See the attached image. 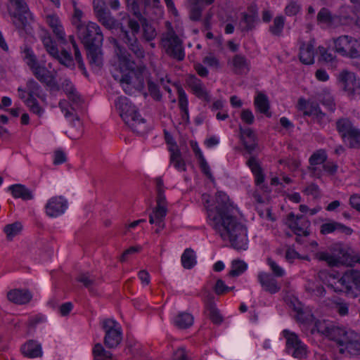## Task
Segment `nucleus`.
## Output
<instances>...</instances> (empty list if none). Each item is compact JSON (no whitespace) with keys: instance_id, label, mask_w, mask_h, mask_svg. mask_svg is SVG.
Masks as SVG:
<instances>
[{"instance_id":"1","label":"nucleus","mask_w":360,"mask_h":360,"mask_svg":"<svg viewBox=\"0 0 360 360\" xmlns=\"http://www.w3.org/2000/svg\"><path fill=\"white\" fill-rule=\"evenodd\" d=\"M216 212H208V217L213 221L214 228L224 240L230 241L233 248L246 250L248 242L247 230L233 216V207L229 196L219 191L216 194Z\"/></svg>"},{"instance_id":"2","label":"nucleus","mask_w":360,"mask_h":360,"mask_svg":"<svg viewBox=\"0 0 360 360\" xmlns=\"http://www.w3.org/2000/svg\"><path fill=\"white\" fill-rule=\"evenodd\" d=\"M76 27L78 37L86 49L89 65L91 67H102L103 36L100 27L95 22H89L87 25L79 23Z\"/></svg>"},{"instance_id":"3","label":"nucleus","mask_w":360,"mask_h":360,"mask_svg":"<svg viewBox=\"0 0 360 360\" xmlns=\"http://www.w3.org/2000/svg\"><path fill=\"white\" fill-rule=\"evenodd\" d=\"M115 42L117 44L115 39ZM118 51L117 55L119 61V68L122 73L120 82L127 84L131 83L132 77L134 76L139 84L136 89L141 91L144 88V79L143 73L146 70L144 66H137L135 61L132 59L131 56L125 50V49L117 45Z\"/></svg>"},{"instance_id":"4","label":"nucleus","mask_w":360,"mask_h":360,"mask_svg":"<svg viewBox=\"0 0 360 360\" xmlns=\"http://www.w3.org/2000/svg\"><path fill=\"white\" fill-rule=\"evenodd\" d=\"M330 250L331 254L319 252L316 254V258L320 261H325L330 267H340L345 266L353 267L355 264H360V253L352 255V249L347 248L342 243L333 245Z\"/></svg>"},{"instance_id":"5","label":"nucleus","mask_w":360,"mask_h":360,"mask_svg":"<svg viewBox=\"0 0 360 360\" xmlns=\"http://www.w3.org/2000/svg\"><path fill=\"white\" fill-rule=\"evenodd\" d=\"M115 106L123 121L134 132L141 135L148 132L149 128L146 120L141 117L138 108L127 97H118L115 101Z\"/></svg>"},{"instance_id":"6","label":"nucleus","mask_w":360,"mask_h":360,"mask_svg":"<svg viewBox=\"0 0 360 360\" xmlns=\"http://www.w3.org/2000/svg\"><path fill=\"white\" fill-rule=\"evenodd\" d=\"M128 10L133 13V15L140 22L143 37L147 41L153 40L157 32L155 29L148 22V20L143 17V14H146V10L149 8H159L160 0H126Z\"/></svg>"},{"instance_id":"7","label":"nucleus","mask_w":360,"mask_h":360,"mask_svg":"<svg viewBox=\"0 0 360 360\" xmlns=\"http://www.w3.org/2000/svg\"><path fill=\"white\" fill-rule=\"evenodd\" d=\"M296 312L295 319L297 321L306 325L310 334L318 333L327 337L331 324L325 320H319L309 311H304L300 302L297 300L290 301V305Z\"/></svg>"},{"instance_id":"8","label":"nucleus","mask_w":360,"mask_h":360,"mask_svg":"<svg viewBox=\"0 0 360 360\" xmlns=\"http://www.w3.org/2000/svg\"><path fill=\"white\" fill-rule=\"evenodd\" d=\"M10 2L15 6L13 11H9L13 24L20 34H30L34 18L26 2L24 0H10Z\"/></svg>"},{"instance_id":"9","label":"nucleus","mask_w":360,"mask_h":360,"mask_svg":"<svg viewBox=\"0 0 360 360\" xmlns=\"http://www.w3.org/2000/svg\"><path fill=\"white\" fill-rule=\"evenodd\" d=\"M122 20H126L128 27L131 30V32L122 23L119 37L128 46L129 49L137 58H143L144 51L140 46L136 37V34L140 31V24L138 20L132 19L129 16L124 18Z\"/></svg>"},{"instance_id":"10","label":"nucleus","mask_w":360,"mask_h":360,"mask_svg":"<svg viewBox=\"0 0 360 360\" xmlns=\"http://www.w3.org/2000/svg\"><path fill=\"white\" fill-rule=\"evenodd\" d=\"M102 328L105 332L103 342L106 347H117L122 339V333L119 323L112 319H105L102 321Z\"/></svg>"},{"instance_id":"11","label":"nucleus","mask_w":360,"mask_h":360,"mask_svg":"<svg viewBox=\"0 0 360 360\" xmlns=\"http://www.w3.org/2000/svg\"><path fill=\"white\" fill-rule=\"evenodd\" d=\"M338 79L348 97L351 99L356 96L360 97V79L354 72L344 70L340 72Z\"/></svg>"},{"instance_id":"12","label":"nucleus","mask_w":360,"mask_h":360,"mask_svg":"<svg viewBox=\"0 0 360 360\" xmlns=\"http://www.w3.org/2000/svg\"><path fill=\"white\" fill-rule=\"evenodd\" d=\"M162 44L167 55L179 61L184 60L185 53L182 41L173 30L169 31L167 36L162 39Z\"/></svg>"},{"instance_id":"13","label":"nucleus","mask_w":360,"mask_h":360,"mask_svg":"<svg viewBox=\"0 0 360 360\" xmlns=\"http://www.w3.org/2000/svg\"><path fill=\"white\" fill-rule=\"evenodd\" d=\"M157 205L149 214V222L164 229L165 226V218L167 212V200L165 190L157 191Z\"/></svg>"},{"instance_id":"14","label":"nucleus","mask_w":360,"mask_h":360,"mask_svg":"<svg viewBox=\"0 0 360 360\" xmlns=\"http://www.w3.org/2000/svg\"><path fill=\"white\" fill-rule=\"evenodd\" d=\"M336 127L343 139L348 136L350 148L360 147V130L352 127V122L347 118L339 119Z\"/></svg>"},{"instance_id":"15","label":"nucleus","mask_w":360,"mask_h":360,"mask_svg":"<svg viewBox=\"0 0 360 360\" xmlns=\"http://www.w3.org/2000/svg\"><path fill=\"white\" fill-rule=\"evenodd\" d=\"M30 68L33 75L41 83L46 84L51 90H60V87L56 79V72L51 73L46 67L39 65L38 63Z\"/></svg>"},{"instance_id":"16","label":"nucleus","mask_w":360,"mask_h":360,"mask_svg":"<svg viewBox=\"0 0 360 360\" xmlns=\"http://www.w3.org/2000/svg\"><path fill=\"white\" fill-rule=\"evenodd\" d=\"M283 335L286 338V346L288 354L298 359L306 356V347L295 333L285 330Z\"/></svg>"},{"instance_id":"17","label":"nucleus","mask_w":360,"mask_h":360,"mask_svg":"<svg viewBox=\"0 0 360 360\" xmlns=\"http://www.w3.org/2000/svg\"><path fill=\"white\" fill-rule=\"evenodd\" d=\"M283 275L284 271H263L259 274L258 279L265 291L274 294L281 289L275 278L282 277Z\"/></svg>"},{"instance_id":"18","label":"nucleus","mask_w":360,"mask_h":360,"mask_svg":"<svg viewBox=\"0 0 360 360\" xmlns=\"http://www.w3.org/2000/svg\"><path fill=\"white\" fill-rule=\"evenodd\" d=\"M289 221L288 226L298 236H308L310 231L308 229L310 226V221L303 215L295 216L293 212H290L288 215Z\"/></svg>"},{"instance_id":"19","label":"nucleus","mask_w":360,"mask_h":360,"mask_svg":"<svg viewBox=\"0 0 360 360\" xmlns=\"http://www.w3.org/2000/svg\"><path fill=\"white\" fill-rule=\"evenodd\" d=\"M68 207L66 200L61 196L51 198L45 206L46 213L51 217L62 214Z\"/></svg>"},{"instance_id":"20","label":"nucleus","mask_w":360,"mask_h":360,"mask_svg":"<svg viewBox=\"0 0 360 360\" xmlns=\"http://www.w3.org/2000/svg\"><path fill=\"white\" fill-rule=\"evenodd\" d=\"M340 281L348 291L354 288L360 291V271H345Z\"/></svg>"},{"instance_id":"21","label":"nucleus","mask_w":360,"mask_h":360,"mask_svg":"<svg viewBox=\"0 0 360 360\" xmlns=\"http://www.w3.org/2000/svg\"><path fill=\"white\" fill-rule=\"evenodd\" d=\"M239 129L240 139L242 140L245 149L249 154H251L257 146L255 141L256 136L250 128L243 129L242 127H240Z\"/></svg>"},{"instance_id":"22","label":"nucleus","mask_w":360,"mask_h":360,"mask_svg":"<svg viewBox=\"0 0 360 360\" xmlns=\"http://www.w3.org/2000/svg\"><path fill=\"white\" fill-rule=\"evenodd\" d=\"M9 301L16 304H25L32 299V295L27 290L14 289L7 293Z\"/></svg>"},{"instance_id":"23","label":"nucleus","mask_w":360,"mask_h":360,"mask_svg":"<svg viewBox=\"0 0 360 360\" xmlns=\"http://www.w3.org/2000/svg\"><path fill=\"white\" fill-rule=\"evenodd\" d=\"M98 21L106 28L109 30H115L118 31V34L120 33V25L122 22H120L111 16L110 13L107 11H101L100 14H97L96 17Z\"/></svg>"},{"instance_id":"24","label":"nucleus","mask_w":360,"mask_h":360,"mask_svg":"<svg viewBox=\"0 0 360 360\" xmlns=\"http://www.w3.org/2000/svg\"><path fill=\"white\" fill-rule=\"evenodd\" d=\"M22 353L28 358H37L42 356L41 346L37 341L30 340L21 347Z\"/></svg>"},{"instance_id":"25","label":"nucleus","mask_w":360,"mask_h":360,"mask_svg":"<svg viewBox=\"0 0 360 360\" xmlns=\"http://www.w3.org/2000/svg\"><path fill=\"white\" fill-rule=\"evenodd\" d=\"M300 60L305 65H311L314 63V53L313 41L307 45L302 43L300 47Z\"/></svg>"},{"instance_id":"26","label":"nucleus","mask_w":360,"mask_h":360,"mask_svg":"<svg viewBox=\"0 0 360 360\" xmlns=\"http://www.w3.org/2000/svg\"><path fill=\"white\" fill-rule=\"evenodd\" d=\"M349 335V333L347 332L344 328L331 326L327 338L336 342L339 346L343 347Z\"/></svg>"},{"instance_id":"27","label":"nucleus","mask_w":360,"mask_h":360,"mask_svg":"<svg viewBox=\"0 0 360 360\" xmlns=\"http://www.w3.org/2000/svg\"><path fill=\"white\" fill-rule=\"evenodd\" d=\"M343 347L345 348L340 349L341 353L344 352V350H347L351 354H360V337L357 334L350 332Z\"/></svg>"},{"instance_id":"28","label":"nucleus","mask_w":360,"mask_h":360,"mask_svg":"<svg viewBox=\"0 0 360 360\" xmlns=\"http://www.w3.org/2000/svg\"><path fill=\"white\" fill-rule=\"evenodd\" d=\"M13 196L15 198H21L23 200H30L33 199L32 191L22 184H14L8 187Z\"/></svg>"},{"instance_id":"29","label":"nucleus","mask_w":360,"mask_h":360,"mask_svg":"<svg viewBox=\"0 0 360 360\" xmlns=\"http://www.w3.org/2000/svg\"><path fill=\"white\" fill-rule=\"evenodd\" d=\"M254 104L261 113L269 117L271 116V112L269 111L270 104L266 95L259 92L255 98Z\"/></svg>"},{"instance_id":"30","label":"nucleus","mask_w":360,"mask_h":360,"mask_svg":"<svg viewBox=\"0 0 360 360\" xmlns=\"http://www.w3.org/2000/svg\"><path fill=\"white\" fill-rule=\"evenodd\" d=\"M26 87L28 94L27 98H36L35 97H37L40 99H44L45 98L41 86L34 79L27 80Z\"/></svg>"},{"instance_id":"31","label":"nucleus","mask_w":360,"mask_h":360,"mask_svg":"<svg viewBox=\"0 0 360 360\" xmlns=\"http://www.w3.org/2000/svg\"><path fill=\"white\" fill-rule=\"evenodd\" d=\"M352 39L347 36H341L334 40V49L335 51L342 56H347Z\"/></svg>"},{"instance_id":"32","label":"nucleus","mask_w":360,"mask_h":360,"mask_svg":"<svg viewBox=\"0 0 360 360\" xmlns=\"http://www.w3.org/2000/svg\"><path fill=\"white\" fill-rule=\"evenodd\" d=\"M181 262L184 268L191 269L196 264V254L191 248H186L181 257Z\"/></svg>"},{"instance_id":"33","label":"nucleus","mask_w":360,"mask_h":360,"mask_svg":"<svg viewBox=\"0 0 360 360\" xmlns=\"http://www.w3.org/2000/svg\"><path fill=\"white\" fill-rule=\"evenodd\" d=\"M206 309L208 311V316L211 321L215 324H220L223 319L219 314V310L216 307L215 303L213 302L212 298H209L206 302Z\"/></svg>"},{"instance_id":"34","label":"nucleus","mask_w":360,"mask_h":360,"mask_svg":"<svg viewBox=\"0 0 360 360\" xmlns=\"http://www.w3.org/2000/svg\"><path fill=\"white\" fill-rule=\"evenodd\" d=\"M317 21L332 26L338 23V18L333 16L328 8H322L318 13Z\"/></svg>"},{"instance_id":"35","label":"nucleus","mask_w":360,"mask_h":360,"mask_svg":"<svg viewBox=\"0 0 360 360\" xmlns=\"http://www.w3.org/2000/svg\"><path fill=\"white\" fill-rule=\"evenodd\" d=\"M233 65L236 74H242L249 71V63L246 58L240 54L236 55L233 58Z\"/></svg>"},{"instance_id":"36","label":"nucleus","mask_w":360,"mask_h":360,"mask_svg":"<svg viewBox=\"0 0 360 360\" xmlns=\"http://www.w3.org/2000/svg\"><path fill=\"white\" fill-rule=\"evenodd\" d=\"M174 322L178 328L186 329L193 325V316L189 313L182 312L176 316Z\"/></svg>"},{"instance_id":"37","label":"nucleus","mask_w":360,"mask_h":360,"mask_svg":"<svg viewBox=\"0 0 360 360\" xmlns=\"http://www.w3.org/2000/svg\"><path fill=\"white\" fill-rule=\"evenodd\" d=\"M169 150L171 152L170 161L174 164V166L176 169L179 170L185 171L186 170V165L184 160L181 158V154L177 146L176 148H170Z\"/></svg>"},{"instance_id":"38","label":"nucleus","mask_w":360,"mask_h":360,"mask_svg":"<svg viewBox=\"0 0 360 360\" xmlns=\"http://www.w3.org/2000/svg\"><path fill=\"white\" fill-rule=\"evenodd\" d=\"M94 360H111L112 354L103 347L101 343H96L92 351Z\"/></svg>"},{"instance_id":"39","label":"nucleus","mask_w":360,"mask_h":360,"mask_svg":"<svg viewBox=\"0 0 360 360\" xmlns=\"http://www.w3.org/2000/svg\"><path fill=\"white\" fill-rule=\"evenodd\" d=\"M241 20L240 22V27L242 32H249L255 28V22L257 20L248 15V13H241Z\"/></svg>"},{"instance_id":"40","label":"nucleus","mask_w":360,"mask_h":360,"mask_svg":"<svg viewBox=\"0 0 360 360\" xmlns=\"http://www.w3.org/2000/svg\"><path fill=\"white\" fill-rule=\"evenodd\" d=\"M188 1L191 4L190 19L193 21L200 20L202 11V7L199 4L200 0H188Z\"/></svg>"},{"instance_id":"41","label":"nucleus","mask_w":360,"mask_h":360,"mask_svg":"<svg viewBox=\"0 0 360 360\" xmlns=\"http://www.w3.org/2000/svg\"><path fill=\"white\" fill-rule=\"evenodd\" d=\"M58 62L65 66L66 68L74 69L75 68V63L73 58L68 51L63 49L60 53L59 54V58H56Z\"/></svg>"},{"instance_id":"42","label":"nucleus","mask_w":360,"mask_h":360,"mask_svg":"<svg viewBox=\"0 0 360 360\" xmlns=\"http://www.w3.org/2000/svg\"><path fill=\"white\" fill-rule=\"evenodd\" d=\"M22 229L20 222L15 221L13 224H7L4 228V231L6 233L7 238L12 240L13 238L20 233Z\"/></svg>"},{"instance_id":"43","label":"nucleus","mask_w":360,"mask_h":360,"mask_svg":"<svg viewBox=\"0 0 360 360\" xmlns=\"http://www.w3.org/2000/svg\"><path fill=\"white\" fill-rule=\"evenodd\" d=\"M285 24V18L283 16H276L274 20V23L269 27V31L275 36L280 37Z\"/></svg>"},{"instance_id":"44","label":"nucleus","mask_w":360,"mask_h":360,"mask_svg":"<svg viewBox=\"0 0 360 360\" xmlns=\"http://www.w3.org/2000/svg\"><path fill=\"white\" fill-rule=\"evenodd\" d=\"M43 44L47 52L55 59L59 58V53L57 46L51 37H46L43 39Z\"/></svg>"},{"instance_id":"45","label":"nucleus","mask_w":360,"mask_h":360,"mask_svg":"<svg viewBox=\"0 0 360 360\" xmlns=\"http://www.w3.org/2000/svg\"><path fill=\"white\" fill-rule=\"evenodd\" d=\"M327 160V155L324 150H319L314 153L309 158V163L311 166L322 164Z\"/></svg>"},{"instance_id":"46","label":"nucleus","mask_w":360,"mask_h":360,"mask_svg":"<svg viewBox=\"0 0 360 360\" xmlns=\"http://www.w3.org/2000/svg\"><path fill=\"white\" fill-rule=\"evenodd\" d=\"M24 101L32 112L39 117L44 113V110L39 105L36 98H27Z\"/></svg>"},{"instance_id":"47","label":"nucleus","mask_w":360,"mask_h":360,"mask_svg":"<svg viewBox=\"0 0 360 360\" xmlns=\"http://www.w3.org/2000/svg\"><path fill=\"white\" fill-rule=\"evenodd\" d=\"M76 280L78 282H80L83 283L84 287L88 288L89 290H91V288L92 285L95 284L96 280L94 278L91 277L89 274L87 273H82L79 274Z\"/></svg>"},{"instance_id":"48","label":"nucleus","mask_w":360,"mask_h":360,"mask_svg":"<svg viewBox=\"0 0 360 360\" xmlns=\"http://www.w3.org/2000/svg\"><path fill=\"white\" fill-rule=\"evenodd\" d=\"M177 93L179 96V105L181 110L188 109V99L184 89L181 86H177Z\"/></svg>"},{"instance_id":"49","label":"nucleus","mask_w":360,"mask_h":360,"mask_svg":"<svg viewBox=\"0 0 360 360\" xmlns=\"http://www.w3.org/2000/svg\"><path fill=\"white\" fill-rule=\"evenodd\" d=\"M148 89L150 96L156 101H160L162 98V94L160 91L159 86L157 84L152 82L150 79L148 80Z\"/></svg>"},{"instance_id":"50","label":"nucleus","mask_w":360,"mask_h":360,"mask_svg":"<svg viewBox=\"0 0 360 360\" xmlns=\"http://www.w3.org/2000/svg\"><path fill=\"white\" fill-rule=\"evenodd\" d=\"M347 56L352 58L360 57V41L352 39Z\"/></svg>"},{"instance_id":"51","label":"nucleus","mask_w":360,"mask_h":360,"mask_svg":"<svg viewBox=\"0 0 360 360\" xmlns=\"http://www.w3.org/2000/svg\"><path fill=\"white\" fill-rule=\"evenodd\" d=\"M301 6L297 4V1L292 0L285 7V13L287 15H295L300 12Z\"/></svg>"},{"instance_id":"52","label":"nucleus","mask_w":360,"mask_h":360,"mask_svg":"<svg viewBox=\"0 0 360 360\" xmlns=\"http://www.w3.org/2000/svg\"><path fill=\"white\" fill-rule=\"evenodd\" d=\"M73 49H74V52H75V58L76 61L78 63L79 68L81 70H82L83 74L86 76L87 72H86V68L84 67L82 57L81 53H80L79 49L76 43H74Z\"/></svg>"},{"instance_id":"53","label":"nucleus","mask_w":360,"mask_h":360,"mask_svg":"<svg viewBox=\"0 0 360 360\" xmlns=\"http://www.w3.org/2000/svg\"><path fill=\"white\" fill-rule=\"evenodd\" d=\"M352 12V10L349 6H342L340 8L339 15H336L338 18V23L340 22L342 20H347L349 19H352V17L350 15V13Z\"/></svg>"},{"instance_id":"54","label":"nucleus","mask_w":360,"mask_h":360,"mask_svg":"<svg viewBox=\"0 0 360 360\" xmlns=\"http://www.w3.org/2000/svg\"><path fill=\"white\" fill-rule=\"evenodd\" d=\"M337 230L336 221H330L328 223L323 224L321 226L320 233L323 235L333 233Z\"/></svg>"},{"instance_id":"55","label":"nucleus","mask_w":360,"mask_h":360,"mask_svg":"<svg viewBox=\"0 0 360 360\" xmlns=\"http://www.w3.org/2000/svg\"><path fill=\"white\" fill-rule=\"evenodd\" d=\"M141 248L140 246H131L129 248L127 249L120 256V262H126L131 255L136 252H139L141 250Z\"/></svg>"},{"instance_id":"56","label":"nucleus","mask_w":360,"mask_h":360,"mask_svg":"<svg viewBox=\"0 0 360 360\" xmlns=\"http://www.w3.org/2000/svg\"><path fill=\"white\" fill-rule=\"evenodd\" d=\"M248 166L250 168L254 174L262 172V169L255 157H251L247 161Z\"/></svg>"},{"instance_id":"57","label":"nucleus","mask_w":360,"mask_h":360,"mask_svg":"<svg viewBox=\"0 0 360 360\" xmlns=\"http://www.w3.org/2000/svg\"><path fill=\"white\" fill-rule=\"evenodd\" d=\"M186 83L188 85V86L192 89L193 91H194L195 89H197L198 87L202 85V83L200 81V79L197 78L194 75H191L188 76V77L186 79Z\"/></svg>"},{"instance_id":"58","label":"nucleus","mask_w":360,"mask_h":360,"mask_svg":"<svg viewBox=\"0 0 360 360\" xmlns=\"http://www.w3.org/2000/svg\"><path fill=\"white\" fill-rule=\"evenodd\" d=\"M321 103L324 105L330 112H333L335 110V104L333 97L328 94L323 97L321 99L319 98Z\"/></svg>"},{"instance_id":"59","label":"nucleus","mask_w":360,"mask_h":360,"mask_svg":"<svg viewBox=\"0 0 360 360\" xmlns=\"http://www.w3.org/2000/svg\"><path fill=\"white\" fill-rule=\"evenodd\" d=\"M214 288V292L217 295L224 294V293L233 289V288H229L228 286H226L224 284V282L221 279H218L217 281Z\"/></svg>"},{"instance_id":"60","label":"nucleus","mask_w":360,"mask_h":360,"mask_svg":"<svg viewBox=\"0 0 360 360\" xmlns=\"http://www.w3.org/2000/svg\"><path fill=\"white\" fill-rule=\"evenodd\" d=\"M193 93L196 95L197 97L203 99L207 102H210L211 101V96L204 88L203 84L195 89Z\"/></svg>"},{"instance_id":"61","label":"nucleus","mask_w":360,"mask_h":360,"mask_svg":"<svg viewBox=\"0 0 360 360\" xmlns=\"http://www.w3.org/2000/svg\"><path fill=\"white\" fill-rule=\"evenodd\" d=\"M240 117L248 124H252L255 120V117L249 109L243 110L240 113Z\"/></svg>"},{"instance_id":"62","label":"nucleus","mask_w":360,"mask_h":360,"mask_svg":"<svg viewBox=\"0 0 360 360\" xmlns=\"http://www.w3.org/2000/svg\"><path fill=\"white\" fill-rule=\"evenodd\" d=\"M200 161V167L202 170V172L210 179L213 180V176L210 172V167L206 162L205 158H202L199 160Z\"/></svg>"},{"instance_id":"63","label":"nucleus","mask_w":360,"mask_h":360,"mask_svg":"<svg viewBox=\"0 0 360 360\" xmlns=\"http://www.w3.org/2000/svg\"><path fill=\"white\" fill-rule=\"evenodd\" d=\"M25 57L28 60L27 64L29 67L35 65L38 63L36 56L32 53L30 49H25Z\"/></svg>"},{"instance_id":"64","label":"nucleus","mask_w":360,"mask_h":360,"mask_svg":"<svg viewBox=\"0 0 360 360\" xmlns=\"http://www.w3.org/2000/svg\"><path fill=\"white\" fill-rule=\"evenodd\" d=\"M350 205L356 210L360 212V195L357 194H353L349 198Z\"/></svg>"}]
</instances>
